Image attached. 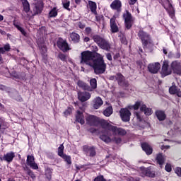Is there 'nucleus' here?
Segmentation results:
<instances>
[{
	"label": "nucleus",
	"mask_w": 181,
	"mask_h": 181,
	"mask_svg": "<svg viewBox=\"0 0 181 181\" xmlns=\"http://www.w3.org/2000/svg\"><path fill=\"white\" fill-rule=\"evenodd\" d=\"M80 64H86L94 69L95 74L105 73L107 64L104 62V58L97 52L84 51L81 52Z\"/></svg>",
	"instance_id": "f257e3e1"
},
{
	"label": "nucleus",
	"mask_w": 181,
	"mask_h": 181,
	"mask_svg": "<svg viewBox=\"0 0 181 181\" xmlns=\"http://www.w3.org/2000/svg\"><path fill=\"white\" fill-rule=\"evenodd\" d=\"M101 126L105 131L100 134V139L105 144H110V142L119 144L121 142V138L117 137V136H123V135H127V131L125 129L114 126L107 120H101Z\"/></svg>",
	"instance_id": "f03ea898"
},
{
	"label": "nucleus",
	"mask_w": 181,
	"mask_h": 181,
	"mask_svg": "<svg viewBox=\"0 0 181 181\" xmlns=\"http://www.w3.org/2000/svg\"><path fill=\"white\" fill-rule=\"evenodd\" d=\"M161 2L163 3L165 9L168 12L170 18L173 19V18H175V9L170 1L169 0H161Z\"/></svg>",
	"instance_id": "7ed1b4c3"
},
{
	"label": "nucleus",
	"mask_w": 181,
	"mask_h": 181,
	"mask_svg": "<svg viewBox=\"0 0 181 181\" xmlns=\"http://www.w3.org/2000/svg\"><path fill=\"white\" fill-rule=\"evenodd\" d=\"M160 74L162 77H166V76L172 74V69L169 68V61H163Z\"/></svg>",
	"instance_id": "20e7f679"
},
{
	"label": "nucleus",
	"mask_w": 181,
	"mask_h": 181,
	"mask_svg": "<svg viewBox=\"0 0 181 181\" xmlns=\"http://www.w3.org/2000/svg\"><path fill=\"white\" fill-rule=\"evenodd\" d=\"M168 125H170V127L171 128V131L168 132V134L175 135V134H181V127L179 123L173 124L172 121H169Z\"/></svg>",
	"instance_id": "39448f33"
},
{
	"label": "nucleus",
	"mask_w": 181,
	"mask_h": 181,
	"mask_svg": "<svg viewBox=\"0 0 181 181\" xmlns=\"http://www.w3.org/2000/svg\"><path fill=\"white\" fill-rule=\"evenodd\" d=\"M120 117L124 122H128L131 119V112L127 108H122L119 111Z\"/></svg>",
	"instance_id": "423d86ee"
},
{
	"label": "nucleus",
	"mask_w": 181,
	"mask_h": 181,
	"mask_svg": "<svg viewBox=\"0 0 181 181\" xmlns=\"http://www.w3.org/2000/svg\"><path fill=\"white\" fill-rule=\"evenodd\" d=\"M123 18L124 19V23L127 29H131V26H132V22H134V19L132 18L131 13L127 11L124 13Z\"/></svg>",
	"instance_id": "0eeeda50"
},
{
	"label": "nucleus",
	"mask_w": 181,
	"mask_h": 181,
	"mask_svg": "<svg viewBox=\"0 0 181 181\" xmlns=\"http://www.w3.org/2000/svg\"><path fill=\"white\" fill-rule=\"evenodd\" d=\"M148 70L153 74H156L159 70H160V64L159 62L149 64L148 66Z\"/></svg>",
	"instance_id": "6e6552de"
},
{
	"label": "nucleus",
	"mask_w": 181,
	"mask_h": 181,
	"mask_svg": "<svg viewBox=\"0 0 181 181\" xmlns=\"http://www.w3.org/2000/svg\"><path fill=\"white\" fill-rule=\"evenodd\" d=\"M57 45L59 49H60V50H62V52H67V50H70L69 44H67V42L64 40L59 39L57 41Z\"/></svg>",
	"instance_id": "1a4fd4ad"
},
{
	"label": "nucleus",
	"mask_w": 181,
	"mask_h": 181,
	"mask_svg": "<svg viewBox=\"0 0 181 181\" xmlns=\"http://www.w3.org/2000/svg\"><path fill=\"white\" fill-rule=\"evenodd\" d=\"M86 122L89 125H92L93 127H95L100 124V119L98 117L93 115H89L86 117Z\"/></svg>",
	"instance_id": "9d476101"
},
{
	"label": "nucleus",
	"mask_w": 181,
	"mask_h": 181,
	"mask_svg": "<svg viewBox=\"0 0 181 181\" xmlns=\"http://www.w3.org/2000/svg\"><path fill=\"white\" fill-rule=\"evenodd\" d=\"M27 165L30 166L31 169H34L35 170L39 169L37 164L35 162V157H33V156H27Z\"/></svg>",
	"instance_id": "9b49d317"
},
{
	"label": "nucleus",
	"mask_w": 181,
	"mask_h": 181,
	"mask_svg": "<svg viewBox=\"0 0 181 181\" xmlns=\"http://www.w3.org/2000/svg\"><path fill=\"white\" fill-rule=\"evenodd\" d=\"M78 98L80 101L84 103L91 98V94L88 92H79L78 93Z\"/></svg>",
	"instance_id": "f8f14e48"
},
{
	"label": "nucleus",
	"mask_w": 181,
	"mask_h": 181,
	"mask_svg": "<svg viewBox=\"0 0 181 181\" xmlns=\"http://www.w3.org/2000/svg\"><path fill=\"white\" fill-rule=\"evenodd\" d=\"M171 69L176 74L181 75V63L177 61H174L171 63Z\"/></svg>",
	"instance_id": "ddd939ff"
},
{
	"label": "nucleus",
	"mask_w": 181,
	"mask_h": 181,
	"mask_svg": "<svg viewBox=\"0 0 181 181\" xmlns=\"http://www.w3.org/2000/svg\"><path fill=\"white\" fill-rule=\"evenodd\" d=\"M110 8L113 11L121 12V8H122V3L119 0H115L110 4Z\"/></svg>",
	"instance_id": "4468645a"
},
{
	"label": "nucleus",
	"mask_w": 181,
	"mask_h": 181,
	"mask_svg": "<svg viewBox=\"0 0 181 181\" xmlns=\"http://www.w3.org/2000/svg\"><path fill=\"white\" fill-rule=\"evenodd\" d=\"M138 35L140 37L143 45L146 46V45H148V43H149V35H148V33H146L142 30H140L139 32Z\"/></svg>",
	"instance_id": "2eb2a0df"
},
{
	"label": "nucleus",
	"mask_w": 181,
	"mask_h": 181,
	"mask_svg": "<svg viewBox=\"0 0 181 181\" xmlns=\"http://www.w3.org/2000/svg\"><path fill=\"white\" fill-rule=\"evenodd\" d=\"M15 158V153L13 151L8 152L6 153L1 158V160H5V162H7L8 163H11L12 160H13Z\"/></svg>",
	"instance_id": "dca6fc26"
},
{
	"label": "nucleus",
	"mask_w": 181,
	"mask_h": 181,
	"mask_svg": "<svg viewBox=\"0 0 181 181\" xmlns=\"http://www.w3.org/2000/svg\"><path fill=\"white\" fill-rule=\"evenodd\" d=\"M83 151L88 156H95V148L94 147L84 146Z\"/></svg>",
	"instance_id": "f3484780"
},
{
	"label": "nucleus",
	"mask_w": 181,
	"mask_h": 181,
	"mask_svg": "<svg viewBox=\"0 0 181 181\" xmlns=\"http://www.w3.org/2000/svg\"><path fill=\"white\" fill-rule=\"evenodd\" d=\"M141 148L143 151L146 152V155H151L152 152H153V149L151 145L148 144V143H143L141 144Z\"/></svg>",
	"instance_id": "a211bd4d"
},
{
	"label": "nucleus",
	"mask_w": 181,
	"mask_h": 181,
	"mask_svg": "<svg viewBox=\"0 0 181 181\" xmlns=\"http://www.w3.org/2000/svg\"><path fill=\"white\" fill-rule=\"evenodd\" d=\"M156 160L157 163L160 165V168L163 165V163H165L166 160V156L163 155V153H158L156 156Z\"/></svg>",
	"instance_id": "6ab92c4d"
},
{
	"label": "nucleus",
	"mask_w": 181,
	"mask_h": 181,
	"mask_svg": "<svg viewBox=\"0 0 181 181\" xmlns=\"http://www.w3.org/2000/svg\"><path fill=\"white\" fill-rule=\"evenodd\" d=\"M103 104H104V102L100 97H97L93 100V108H95V110H98Z\"/></svg>",
	"instance_id": "aec40b11"
},
{
	"label": "nucleus",
	"mask_w": 181,
	"mask_h": 181,
	"mask_svg": "<svg viewBox=\"0 0 181 181\" xmlns=\"http://www.w3.org/2000/svg\"><path fill=\"white\" fill-rule=\"evenodd\" d=\"M110 28L112 33H117L118 32V25H117V23L115 22V16L110 19Z\"/></svg>",
	"instance_id": "412c9836"
},
{
	"label": "nucleus",
	"mask_w": 181,
	"mask_h": 181,
	"mask_svg": "<svg viewBox=\"0 0 181 181\" xmlns=\"http://www.w3.org/2000/svg\"><path fill=\"white\" fill-rule=\"evenodd\" d=\"M13 25L15 28H16V29H18V30L21 32V33H22V35H23V36H26V31H25V29L22 28V24H21V23L18 21H13Z\"/></svg>",
	"instance_id": "4be33fe9"
},
{
	"label": "nucleus",
	"mask_w": 181,
	"mask_h": 181,
	"mask_svg": "<svg viewBox=\"0 0 181 181\" xmlns=\"http://www.w3.org/2000/svg\"><path fill=\"white\" fill-rule=\"evenodd\" d=\"M140 111L144 112L145 115H152V109L146 107V105H142Z\"/></svg>",
	"instance_id": "5701e85b"
},
{
	"label": "nucleus",
	"mask_w": 181,
	"mask_h": 181,
	"mask_svg": "<svg viewBox=\"0 0 181 181\" xmlns=\"http://www.w3.org/2000/svg\"><path fill=\"white\" fill-rule=\"evenodd\" d=\"M88 6L92 13L97 15V4L93 1H88Z\"/></svg>",
	"instance_id": "b1692460"
},
{
	"label": "nucleus",
	"mask_w": 181,
	"mask_h": 181,
	"mask_svg": "<svg viewBox=\"0 0 181 181\" xmlns=\"http://www.w3.org/2000/svg\"><path fill=\"white\" fill-rule=\"evenodd\" d=\"M156 115L159 121H165L166 119V114H165V112L161 110H157L156 112Z\"/></svg>",
	"instance_id": "393cba45"
},
{
	"label": "nucleus",
	"mask_w": 181,
	"mask_h": 181,
	"mask_svg": "<svg viewBox=\"0 0 181 181\" xmlns=\"http://www.w3.org/2000/svg\"><path fill=\"white\" fill-rule=\"evenodd\" d=\"M98 46L101 49H103V50H110V49H111L110 44L105 39H103V40L98 45Z\"/></svg>",
	"instance_id": "a878e982"
},
{
	"label": "nucleus",
	"mask_w": 181,
	"mask_h": 181,
	"mask_svg": "<svg viewBox=\"0 0 181 181\" xmlns=\"http://www.w3.org/2000/svg\"><path fill=\"white\" fill-rule=\"evenodd\" d=\"M76 118V121L79 122V124H81V125L84 124V116L83 115V113L81 112L77 111Z\"/></svg>",
	"instance_id": "bb28decb"
},
{
	"label": "nucleus",
	"mask_w": 181,
	"mask_h": 181,
	"mask_svg": "<svg viewBox=\"0 0 181 181\" xmlns=\"http://www.w3.org/2000/svg\"><path fill=\"white\" fill-rule=\"evenodd\" d=\"M6 128H9V124L5 121L4 117H0V129H6Z\"/></svg>",
	"instance_id": "cd10ccee"
},
{
	"label": "nucleus",
	"mask_w": 181,
	"mask_h": 181,
	"mask_svg": "<svg viewBox=\"0 0 181 181\" xmlns=\"http://www.w3.org/2000/svg\"><path fill=\"white\" fill-rule=\"evenodd\" d=\"M70 38L74 43H78L80 42V35L76 33H71Z\"/></svg>",
	"instance_id": "c85d7f7f"
},
{
	"label": "nucleus",
	"mask_w": 181,
	"mask_h": 181,
	"mask_svg": "<svg viewBox=\"0 0 181 181\" xmlns=\"http://www.w3.org/2000/svg\"><path fill=\"white\" fill-rule=\"evenodd\" d=\"M11 46L7 44L4 47H0V62H2V54L6 52H8L10 50Z\"/></svg>",
	"instance_id": "c756f323"
},
{
	"label": "nucleus",
	"mask_w": 181,
	"mask_h": 181,
	"mask_svg": "<svg viewBox=\"0 0 181 181\" xmlns=\"http://www.w3.org/2000/svg\"><path fill=\"white\" fill-rule=\"evenodd\" d=\"M37 43L40 47L42 54H45L46 52H47V49H46V45L42 43L39 40L37 41Z\"/></svg>",
	"instance_id": "7c9ffc66"
},
{
	"label": "nucleus",
	"mask_w": 181,
	"mask_h": 181,
	"mask_svg": "<svg viewBox=\"0 0 181 181\" xmlns=\"http://www.w3.org/2000/svg\"><path fill=\"white\" fill-rule=\"evenodd\" d=\"M142 105H144V104H142V102L141 101H137L135 103L134 105H129V110H139V107L141 108V107H142Z\"/></svg>",
	"instance_id": "2f4dec72"
},
{
	"label": "nucleus",
	"mask_w": 181,
	"mask_h": 181,
	"mask_svg": "<svg viewBox=\"0 0 181 181\" xmlns=\"http://www.w3.org/2000/svg\"><path fill=\"white\" fill-rule=\"evenodd\" d=\"M141 176L144 177V176H148V177H155V174L151 173V170L144 168L143 170V173L141 174Z\"/></svg>",
	"instance_id": "473e14b6"
},
{
	"label": "nucleus",
	"mask_w": 181,
	"mask_h": 181,
	"mask_svg": "<svg viewBox=\"0 0 181 181\" xmlns=\"http://www.w3.org/2000/svg\"><path fill=\"white\" fill-rule=\"evenodd\" d=\"M21 1L25 12H29L30 9V6L29 5V2H28V0H21Z\"/></svg>",
	"instance_id": "72a5a7b5"
},
{
	"label": "nucleus",
	"mask_w": 181,
	"mask_h": 181,
	"mask_svg": "<svg viewBox=\"0 0 181 181\" xmlns=\"http://www.w3.org/2000/svg\"><path fill=\"white\" fill-rule=\"evenodd\" d=\"M116 80L118 81L119 86H124V76L121 74H117L116 76Z\"/></svg>",
	"instance_id": "f704fd0d"
},
{
	"label": "nucleus",
	"mask_w": 181,
	"mask_h": 181,
	"mask_svg": "<svg viewBox=\"0 0 181 181\" xmlns=\"http://www.w3.org/2000/svg\"><path fill=\"white\" fill-rule=\"evenodd\" d=\"M105 117H110L112 114V107L110 106L103 111Z\"/></svg>",
	"instance_id": "c9c22d12"
},
{
	"label": "nucleus",
	"mask_w": 181,
	"mask_h": 181,
	"mask_svg": "<svg viewBox=\"0 0 181 181\" xmlns=\"http://www.w3.org/2000/svg\"><path fill=\"white\" fill-rule=\"evenodd\" d=\"M49 18H56L57 16V8L54 7L49 13Z\"/></svg>",
	"instance_id": "e433bc0d"
},
{
	"label": "nucleus",
	"mask_w": 181,
	"mask_h": 181,
	"mask_svg": "<svg viewBox=\"0 0 181 181\" xmlns=\"http://www.w3.org/2000/svg\"><path fill=\"white\" fill-rule=\"evenodd\" d=\"M78 87H81V88H83V90H88V91H93V90L87 88V85L86 84V83L81 81H78Z\"/></svg>",
	"instance_id": "4c0bfd02"
},
{
	"label": "nucleus",
	"mask_w": 181,
	"mask_h": 181,
	"mask_svg": "<svg viewBox=\"0 0 181 181\" xmlns=\"http://www.w3.org/2000/svg\"><path fill=\"white\" fill-rule=\"evenodd\" d=\"M93 40L97 43V45H100L101 42L104 40V38L101 37L100 35H94L93 36Z\"/></svg>",
	"instance_id": "58836bf2"
},
{
	"label": "nucleus",
	"mask_w": 181,
	"mask_h": 181,
	"mask_svg": "<svg viewBox=\"0 0 181 181\" xmlns=\"http://www.w3.org/2000/svg\"><path fill=\"white\" fill-rule=\"evenodd\" d=\"M178 90H179V88H177L176 86L173 85V86H172L171 87H170V88H169V93H170V94H173V95L177 94Z\"/></svg>",
	"instance_id": "ea45409f"
},
{
	"label": "nucleus",
	"mask_w": 181,
	"mask_h": 181,
	"mask_svg": "<svg viewBox=\"0 0 181 181\" xmlns=\"http://www.w3.org/2000/svg\"><path fill=\"white\" fill-rule=\"evenodd\" d=\"M64 146H63V144H61L58 148V155L61 158L65 155L64 153Z\"/></svg>",
	"instance_id": "a19ab883"
},
{
	"label": "nucleus",
	"mask_w": 181,
	"mask_h": 181,
	"mask_svg": "<svg viewBox=\"0 0 181 181\" xmlns=\"http://www.w3.org/2000/svg\"><path fill=\"white\" fill-rule=\"evenodd\" d=\"M61 158H62V159H64L65 162L68 163V165H71V157L65 154L64 156H62Z\"/></svg>",
	"instance_id": "79ce46f5"
},
{
	"label": "nucleus",
	"mask_w": 181,
	"mask_h": 181,
	"mask_svg": "<svg viewBox=\"0 0 181 181\" xmlns=\"http://www.w3.org/2000/svg\"><path fill=\"white\" fill-rule=\"evenodd\" d=\"M90 84L93 90L97 88V80L95 78H92L90 81Z\"/></svg>",
	"instance_id": "37998d69"
},
{
	"label": "nucleus",
	"mask_w": 181,
	"mask_h": 181,
	"mask_svg": "<svg viewBox=\"0 0 181 181\" xmlns=\"http://www.w3.org/2000/svg\"><path fill=\"white\" fill-rule=\"evenodd\" d=\"M63 6L65 9H67L69 11V6H70V1L69 0H64L62 1Z\"/></svg>",
	"instance_id": "c03bdc74"
},
{
	"label": "nucleus",
	"mask_w": 181,
	"mask_h": 181,
	"mask_svg": "<svg viewBox=\"0 0 181 181\" xmlns=\"http://www.w3.org/2000/svg\"><path fill=\"white\" fill-rule=\"evenodd\" d=\"M165 170L166 172H168V173L172 172V164L167 163L165 166Z\"/></svg>",
	"instance_id": "a18cd8bd"
},
{
	"label": "nucleus",
	"mask_w": 181,
	"mask_h": 181,
	"mask_svg": "<svg viewBox=\"0 0 181 181\" xmlns=\"http://www.w3.org/2000/svg\"><path fill=\"white\" fill-rule=\"evenodd\" d=\"M136 117L138 121H139V122L142 121V119H143L142 112H136Z\"/></svg>",
	"instance_id": "49530a36"
},
{
	"label": "nucleus",
	"mask_w": 181,
	"mask_h": 181,
	"mask_svg": "<svg viewBox=\"0 0 181 181\" xmlns=\"http://www.w3.org/2000/svg\"><path fill=\"white\" fill-rule=\"evenodd\" d=\"M175 173L178 176L181 177V168L177 167L175 169Z\"/></svg>",
	"instance_id": "de8ad7c7"
},
{
	"label": "nucleus",
	"mask_w": 181,
	"mask_h": 181,
	"mask_svg": "<svg viewBox=\"0 0 181 181\" xmlns=\"http://www.w3.org/2000/svg\"><path fill=\"white\" fill-rule=\"evenodd\" d=\"M94 181H106V180L105 179H104V176L99 175L94 179Z\"/></svg>",
	"instance_id": "09e8293b"
},
{
	"label": "nucleus",
	"mask_w": 181,
	"mask_h": 181,
	"mask_svg": "<svg viewBox=\"0 0 181 181\" xmlns=\"http://www.w3.org/2000/svg\"><path fill=\"white\" fill-rule=\"evenodd\" d=\"M73 112V107H68V109L64 112L65 115H70Z\"/></svg>",
	"instance_id": "8fccbe9b"
},
{
	"label": "nucleus",
	"mask_w": 181,
	"mask_h": 181,
	"mask_svg": "<svg viewBox=\"0 0 181 181\" xmlns=\"http://www.w3.org/2000/svg\"><path fill=\"white\" fill-rule=\"evenodd\" d=\"M45 175L47 180H50V179H52V173L50 171H47Z\"/></svg>",
	"instance_id": "3c124183"
},
{
	"label": "nucleus",
	"mask_w": 181,
	"mask_h": 181,
	"mask_svg": "<svg viewBox=\"0 0 181 181\" xmlns=\"http://www.w3.org/2000/svg\"><path fill=\"white\" fill-rule=\"evenodd\" d=\"M28 175H29V176H30V177H32V179H35V174L30 170H28Z\"/></svg>",
	"instance_id": "603ef678"
},
{
	"label": "nucleus",
	"mask_w": 181,
	"mask_h": 181,
	"mask_svg": "<svg viewBox=\"0 0 181 181\" xmlns=\"http://www.w3.org/2000/svg\"><path fill=\"white\" fill-rule=\"evenodd\" d=\"M10 76L12 77V78H18V74L15 71L10 73Z\"/></svg>",
	"instance_id": "864d4df0"
},
{
	"label": "nucleus",
	"mask_w": 181,
	"mask_h": 181,
	"mask_svg": "<svg viewBox=\"0 0 181 181\" xmlns=\"http://www.w3.org/2000/svg\"><path fill=\"white\" fill-rule=\"evenodd\" d=\"M59 57L60 59H62L63 62L66 60V55L64 54H59Z\"/></svg>",
	"instance_id": "5fc2aeb1"
},
{
	"label": "nucleus",
	"mask_w": 181,
	"mask_h": 181,
	"mask_svg": "<svg viewBox=\"0 0 181 181\" xmlns=\"http://www.w3.org/2000/svg\"><path fill=\"white\" fill-rule=\"evenodd\" d=\"M78 28H80V29H84L86 28V25L82 23L81 22H79L78 23Z\"/></svg>",
	"instance_id": "6e6d98bb"
},
{
	"label": "nucleus",
	"mask_w": 181,
	"mask_h": 181,
	"mask_svg": "<svg viewBox=\"0 0 181 181\" xmlns=\"http://www.w3.org/2000/svg\"><path fill=\"white\" fill-rule=\"evenodd\" d=\"M86 35H90L91 33V28L88 27L85 29Z\"/></svg>",
	"instance_id": "4d7b16f0"
},
{
	"label": "nucleus",
	"mask_w": 181,
	"mask_h": 181,
	"mask_svg": "<svg viewBox=\"0 0 181 181\" xmlns=\"http://www.w3.org/2000/svg\"><path fill=\"white\" fill-rule=\"evenodd\" d=\"M138 0H129V5H135Z\"/></svg>",
	"instance_id": "13d9d810"
},
{
	"label": "nucleus",
	"mask_w": 181,
	"mask_h": 181,
	"mask_svg": "<svg viewBox=\"0 0 181 181\" xmlns=\"http://www.w3.org/2000/svg\"><path fill=\"white\" fill-rule=\"evenodd\" d=\"M128 181H139V178H134V177H129L128 178V180H127Z\"/></svg>",
	"instance_id": "bf43d9fd"
},
{
	"label": "nucleus",
	"mask_w": 181,
	"mask_h": 181,
	"mask_svg": "<svg viewBox=\"0 0 181 181\" xmlns=\"http://www.w3.org/2000/svg\"><path fill=\"white\" fill-rule=\"evenodd\" d=\"M106 57L107 60H112V57L111 56V54H107Z\"/></svg>",
	"instance_id": "052dcab7"
},
{
	"label": "nucleus",
	"mask_w": 181,
	"mask_h": 181,
	"mask_svg": "<svg viewBox=\"0 0 181 181\" xmlns=\"http://www.w3.org/2000/svg\"><path fill=\"white\" fill-rule=\"evenodd\" d=\"M177 97L181 98V90L178 88V90H177V93H175Z\"/></svg>",
	"instance_id": "680f3d73"
},
{
	"label": "nucleus",
	"mask_w": 181,
	"mask_h": 181,
	"mask_svg": "<svg viewBox=\"0 0 181 181\" xmlns=\"http://www.w3.org/2000/svg\"><path fill=\"white\" fill-rule=\"evenodd\" d=\"M170 148V146H162L161 149H169Z\"/></svg>",
	"instance_id": "e2e57ef3"
},
{
	"label": "nucleus",
	"mask_w": 181,
	"mask_h": 181,
	"mask_svg": "<svg viewBox=\"0 0 181 181\" xmlns=\"http://www.w3.org/2000/svg\"><path fill=\"white\" fill-rule=\"evenodd\" d=\"M84 42H90V38L88 37H86L84 39H83Z\"/></svg>",
	"instance_id": "0e129e2a"
},
{
	"label": "nucleus",
	"mask_w": 181,
	"mask_h": 181,
	"mask_svg": "<svg viewBox=\"0 0 181 181\" xmlns=\"http://www.w3.org/2000/svg\"><path fill=\"white\" fill-rule=\"evenodd\" d=\"M1 35H6V33L2 30H0Z\"/></svg>",
	"instance_id": "69168bd1"
},
{
	"label": "nucleus",
	"mask_w": 181,
	"mask_h": 181,
	"mask_svg": "<svg viewBox=\"0 0 181 181\" xmlns=\"http://www.w3.org/2000/svg\"><path fill=\"white\" fill-rule=\"evenodd\" d=\"M175 57L176 59H179V57H180V53L177 52Z\"/></svg>",
	"instance_id": "338daca9"
},
{
	"label": "nucleus",
	"mask_w": 181,
	"mask_h": 181,
	"mask_svg": "<svg viewBox=\"0 0 181 181\" xmlns=\"http://www.w3.org/2000/svg\"><path fill=\"white\" fill-rule=\"evenodd\" d=\"M5 86L4 85H0V90H4Z\"/></svg>",
	"instance_id": "774afa93"
}]
</instances>
